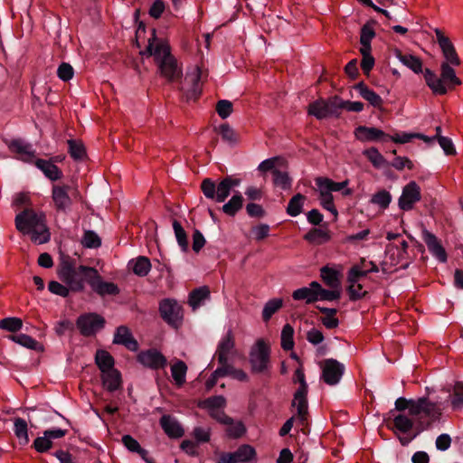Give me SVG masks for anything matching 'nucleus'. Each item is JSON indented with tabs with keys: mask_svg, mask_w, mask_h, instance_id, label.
Masks as SVG:
<instances>
[{
	"mask_svg": "<svg viewBox=\"0 0 463 463\" xmlns=\"http://www.w3.org/2000/svg\"><path fill=\"white\" fill-rule=\"evenodd\" d=\"M59 279L68 284L74 292L84 289V281L87 280L90 288L99 296H116L119 288L113 282L104 281L95 268L80 265L76 267V260L67 254L61 253L57 266Z\"/></svg>",
	"mask_w": 463,
	"mask_h": 463,
	"instance_id": "f257e3e1",
	"label": "nucleus"
},
{
	"mask_svg": "<svg viewBox=\"0 0 463 463\" xmlns=\"http://www.w3.org/2000/svg\"><path fill=\"white\" fill-rule=\"evenodd\" d=\"M141 53L147 57L153 56L161 74L169 81H178L182 78V69L178 66L176 59L172 55L169 43L156 37V29H152L147 46Z\"/></svg>",
	"mask_w": 463,
	"mask_h": 463,
	"instance_id": "f03ea898",
	"label": "nucleus"
},
{
	"mask_svg": "<svg viewBox=\"0 0 463 463\" xmlns=\"http://www.w3.org/2000/svg\"><path fill=\"white\" fill-rule=\"evenodd\" d=\"M14 223L20 232L31 235L32 241L36 244H43L51 240L46 216L43 212L26 207L16 214Z\"/></svg>",
	"mask_w": 463,
	"mask_h": 463,
	"instance_id": "7ed1b4c3",
	"label": "nucleus"
},
{
	"mask_svg": "<svg viewBox=\"0 0 463 463\" xmlns=\"http://www.w3.org/2000/svg\"><path fill=\"white\" fill-rule=\"evenodd\" d=\"M441 77L430 69H425L424 79L428 87L434 94L445 95L448 91L446 84L451 88L461 84V80L457 77L455 70L448 63L442 62Z\"/></svg>",
	"mask_w": 463,
	"mask_h": 463,
	"instance_id": "20e7f679",
	"label": "nucleus"
},
{
	"mask_svg": "<svg viewBox=\"0 0 463 463\" xmlns=\"http://www.w3.org/2000/svg\"><path fill=\"white\" fill-rule=\"evenodd\" d=\"M270 353V346L263 339H259L255 343L249 354V362L252 373L270 375L272 367Z\"/></svg>",
	"mask_w": 463,
	"mask_h": 463,
	"instance_id": "39448f33",
	"label": "nucleus"
},
{
	"mask_svg": "<svg viewBox=\"0 0 463 463\" xmlns=\"http://www.w3.org/2000/svg\"><path fill=\"white\" fill-rule=\"evenodd\" d=\"M441 409L437 402L429 400L428 397L416 399L411 406V416L419 417L420 425H424L420 430L427 429L439 420L441 417Z\"/></svg>",
	"mask_w": 463,
	"mask_h": 463,
	"instance_id": "423d86ee",
	"label": "nucleus"
},
{
	"mask_svg": "<svg viewBox=\"0 0 463 463\" xmlns=\"http://www.w3.org/2000/svg\"><path fill=\"white\" fill-rule=\"evenodd\" d=\"M294 382H298L299 387L294 393L291 406L297 408V418L304 428L307 425L308 403L307 396L308 386L306 382L305 373L301 368H298L295 371Z\"/></svg>",
	"mask_w": 463,
	"mask_h": 463,
	"instance_id": "0eeeda50",
	"label": "nucleus"
},
{
	"mask_svg": "<svg viewBox=\"0 0 463 463\" xmlns=\"http://www.w3.org/2000/svg\"><path fill=\"white\" fill-rule=\"evenodd\" d=\"M229 185L224 178L218 184L211 178H204L201 183V190L207 199L223 203L232 192Z\"/></svg>",
	"mask_w": 463,
	"mask_h": 463,
	"instance_id": "6e6552de",
	"label": "nucleus"
},
{
	"mask_svg": "<svg viewBox=\"0 0 463 463\" xmlns=\"http://www.w3.org/2000/svg\"><path fill=\"white\" fill-rule=\"evenodd\" d=\"M159 313L162 319L170 326L177 328L183 319L182 307L176 300L165 298L159 303Z\"/></svg>",
	"mask_w": 463,
	"mask_h": 463,
	"instance_id": "1a4fd4ad",
	"label": "nucleus"
},
{
	"mask_svg": "<svg viewBox=\"0 0 463 463\" xmlns=\"http://www.w3.org/2000/svg\"><path fill=\"white\" fill-rule=\"evenodd\" d=\"M105 319L97 313H86L80 315L76 321V326L83 336L95 335L105 326Z\"/></svg>",
	"mask_w": 463,
	"mask_h": 463,
	"instance_id": "9d476101",
	"label": "nucleus"
},
{
	"mask_svg": "<svg viewBox=\"0 0 463 463\" xmlns=\"http://www.w3.org/2000/svg\"><path fill=\"white\" fill-rule=\"evenodd\" d=\"M321 379L328 385H336L342 379L345 367L334 358L325 359L320 363Z\"/></svg>",
	"mask_w": 463,
	"mask_h": 463,
	"instance_id": "9b49d317",
	"label": "nucleus"
},
{
	"mask_svg": "<svg viewBox=\"0 0 463 463\" xmlns=\"http://www.w3.org/2000/svg\"><path fill=\"white\" fill-rule=\"evenodd\" d=\"M202 71L196 67L192 73H186L184 77V85L180 88L186 101L197 100L202 94L201 83Z\"/></svg>",
	"mask_w": 463,
	"mask_h": 463,
	"instance_id": "f8f14e48",
	"label": "nucleus"
},
{
	"mask_svg": "<svg viewBox=\"0 0 463 463\" xmlns=\"http://www.w3.org/2000/svg\"><path fill=\"white\" fill-rule=\"evenodd\" d=\"M421 199L420 188L416 182L411 181L403 188L398 200V205L402 211H410Z\"/></svg>",
	"mask_w": 463,
	"mask_h": 463,
	"instance_id": "ddd939ff",
	"label": "nucleus"
},
{
	"mask_svg": "<svg viewBox=\"0 0 463 463\" xmlns=\"http://www.w3.org/2000/svg\"><path fill=\"white\" fill-rule=\"evenodd\" d=\"M137 360L143 366L152 370L165 368L167 364L165 356L156 348L141 351L137 354Z\"/></svg>",
	"mask_w": 463,
	"mask_h": 463,
	"instance_id": "4468645a",
	"label": "nucleus"
},
{
	"mask_svg": "<svg viewBox=\"0 0 463 463\" xmlns=\"http://www.w3.org/2000/svg\"><path fill=\"white\" fill-rule=\"evenodd\" d=\"M212 418L221 424L226 425V434L229 438H241L245 432V425L241 421H235L225 412L212 413Z\"/></svg>",
	"mask_w": 463,
	"mask_h": 463,
	"instance_id": "2eb2a0df",
	"label": "nucleus"
},
{
	"mask_svg": "<svg viewBox=\"0 0 463 463\" xmlns=\"http://www.w3.org/2000/svg\"><path fill=\"white\" fill-rule=\"evenodd\" d=\"M435 34L437 38V42L442 51L443 56L446 59L445 62L451 64L453 66H458L460 64V60L457 54L456 49L452 44L451 41L449 37L444 35L440 29H435Z\"/></svg>",
	"mask_w": 463,
	"mask_h": 463,
	"instance_id": "dca6fc26",
	"label": "nucleus"
},
{
	"mask_svg": "<svg viewBox=\"0 0 463 463\" xmlns=\"http://www.w3.org/2000/svg\"><path fill=\"white\" fill-rule=\"evenodd\" d=\"M422 240L426 243L429 251L436 258L439 262L445 263L448 260V254L442 246L440 241L435 234L429 232L426 229L422 230Z\"/></svg>",
	"mask_w": 463,
	"mask_h": 463,
	"instance_id": "f3484780",
	"label": "nucleus"
},
{
	"mask_svg": "<svg viewBox=\"0 0 463 463\" xmlns=\"http://www.w3.org/2000/svg\"><path fill=\"white\" fill-rule=\"evenodd\" d=\"M354 137L361 142H375L380 140H389V135L383 130L366 126H358L354 129Z\"/></svg>",
	"mask_w": 463,
	"mask_h": 463,
	"instance_id": "a211bd4d",
	"label": "nucleus"
},
{
	"mask_svg": "<svg viewBox=\"0 0 463 463\" xmlns=\"http://www.w3.org/2000/svg\"><path fill=\"white\" fill-rule=\"evenodd\" d=\"M113 344L121 345L128 350L136 352L138 349V343L134 338L130 329L126 326H119L114 333Z\"/></svg>",
	"mask_w": 463,
	"mask_h": 463,
	"instance_id": "6ab92c4d",
	"label": "nucleus"
},
{
	"mask_svg": "<svg viewBox=\"0 0 463 463\" xmlns=\"http://www.w3.org/2000/svg\"><path fill=\"white\" fill-rule=\"evenodd\" d=\"M8 148L11 152L19 156V158L26 163H32L35 157V151L33 149L32 145L24 142L23 139H13L7 143Z\"/></svg>",
	"mask_w": 463,
	"mask_h": 463,
	"instance_id": "aec40b11",
	"label": "nucleus"
},
{
	"mask_svg": "<svg viewBox=\"0 0 463 463\" xmlns=\"http://www.w3.org/2000/svg\"><path fill=\"white\" fill-rule=\"evenodd\" d=\"M72 190L69 184L52 186V200L58 211H65L71 205L69 193Z\"/></svg>",
	"mask_w": 463,
	"mask_h": 463,
	"instance_id": "412c9836",
	"label": "nucleus"
},
{
	"mask_svg": "<svg viewBox=\"0 0 463 463\" xmlns=\"http://www.w3.org/2000/svg\"><path fill=\"white\" fill-rule=\"evenodd\" d=\"M159 423L165 433L171 439H179L184 434L182 425L170 414H164L160 418Z\"/></svg>",
	"mask_w": 463,
	"mask_h": 463,
	"instance_id": "4be33fe9",
	"label": "nucleus"
},
{
	"mask_svg": "<svg viewBox=\"0 0 463 463\" xmlns=\"http://www.w3.org/2000/svg\"><path fill=\"white\" fill-rule=\"evenodd\" d=\"M448 392H449L448 402L450 403L451 410L453 411H463V382L457 381Z\"/></svg>",
	"mask_w": 463,
	"mask_h": 463,
	"instance_id": "5701e85b",
	"label": "nucleus"
},
{
	"mask_svg": "<svg viewBox=\"0 0 463 463\" xmlns=\"http://www.w3.org/2000/svg\"><path fill=\"white\" fill-rule=\"evenodd\" d=\"M393 53L403 65L411 69L413 72L417 74L424 73L422 71V61L419 57L410 53H402V52L397 48L393 50Z\"/></svg>",
	"mask_w": 463,
	"mask_h": 463,
	"instance_id": "b1692460",
	"label": "nucleus"
},
{
	"mask_svg": "<svg viewBox=\"0 0 463 463\" xmlns=\"http://www.w3.org/2000/svg\"><path fill=\"white\" fill-rule=\"evenodd\" d=\"M101 380L103 386L109 392L118 391L122 387L121 373L116 368L107 371L106 373H102Z\"/></svg>",
	"mask_w": 463,
	"mask_h": 463,
	"instance_id": "393cba45",
	"label": "nucleus"
},
{
	"mask_svg": "<svg viewBox=\"0 0 463 463\" xmlns=\"http://www.w3.org/2000/svg\"><path fill=\"white\" fill-rule=\"evenodd\" d=\"M34 165L51 181H57L62 177L61 170L52 161L39 158L35 160Z\"/></svg>",
	"mask_w": 463,
	"mask_h": 463,
	"instance_id": "a878e982",
	"label": "nucleus"
},
{
	"mask_svg": "<svg viewBox=\"0 0 463 463\" xmlns=\"http://www.w3.org/2000/svg\"><path fill=\"white\" fill-rule=\"evenodd\" d=\"M234 348V338L232 331H228L219 342L215 355H217L218 363H224L228 359V354Z\"/></svg>",
	"mask_w": 463,
	"mask_h": 463,
	"instance_id": "bb28decb",
	"label": "nucleus"
},
{
	"mask_svg": "<svg viewBox=\"0 0 463 463\" xmlns=\"http://www.w3.org/2000/svg\"><path fill=\"white\" fill-rule=\"evenodd\" d=\"M371 266L368 269H363L359 264L354 265L347 273V281L349 283H357L360 279L366 277L369 273H376L379 271L377 265L373 261H369Z\"/></svg>",
	"mask_w": 463,
	"mask_h": 463,
	"instance_id": "cd10ccee",
	"label": "nucleus"
},
{
	"mask_svg": "<svg viewBox=\"0 0 463 463\" xmlns=\"http://www.w3.org/2000/svg\"><path fill=\"white\" fill-rule=\"evenodd\" d=\"M354 88L358 90L363 99L367 100L374 108H380L383 104V99L375 91L369 89L364 81H360Z\"/></svg>",
	"mask_w": 463,
	"mask_h": 463,
	"instance_id": "c85d7f7f",
	"label": "nucleus"
},
{
	"mask_svg": "<svg viewBox=\"0 0 463 463\" xmlns=\"http://www.w3.org/2000/svg\"><path fill=\"white\" fill-rule=\"evenodd\" d=\"M321 279L324 283L328 286L330 288H339L341 282L340 277L341 274L336 269L330 268L328 266H324L320 269Z\"/></svg>",
	"mask_w": 463,
	"mask_h": 463,
	"instance_id": "c756f323",
	"label": "nucleus"
},
{
	"mask_svg": "<svg viewBox=\"0 0 463 463\" xmlns=\"http://www.w3.org/2000/svg\"><path fill=\"white\" fill-rule=\"evenodd\" d=\"M226 406V400L222 395H215L203 400L200 403V407L207 409L209 415L212 417V413L224 412L221 409Z\"/></svg>",
	"mask_w": 463,
	"mask_h": 463,
	"instance_id": "7c9ffc66",
	"label": "nucleus"
},
{
	"mask_svg": "<svg viewBox=\"0 0 463 463\" xmlns=\"http://www.w3.org/2000/svg\"><path fill=\"white\" fill-rule=\"evenodd\" d=\"M8 338L14 343L31 350L37 352H43L44 350L43 345L26 334L11 335L8 336Z\"/></svg>",
	"mask_w": 463,
	"mask_h": 463,
	"instance_id": "2f4dec72",
	"label": "nucleus"
},
{
	"mask_svg": "<svg viewBox=\"0 0 463 463\" xmlns=\"http://www.w3.org/2000/svg\"><path fill=\"white\" fill-rule=\"evenodd\" d=\"M128 268L138 277H145L151 269V262L147 257L139 256L128 262Z\"/></svg>",
	"mask_w": 463,
	"mask_h": 463,
	"instance_id": "473e14b6",
	"label": "nucleus"
},
{
	"mask_svg": "<svg viewBox=\"0 0 463 463\" xmlns=\"http://www.w3.org/2000/svg\"><path fill=\"white\" fill-rule=\"evenodd\" d=\"M243 202L242 194L239 191H236L232 198L222 206V211L229 216H235L242 208Z\"/></svg>",
	"mask_w": 463,
	"mask_h": 463,
	"instance_id": "72a5a7b5",
	"label": "nucleus"
},
{
	"mask_svg": "<svg viewBox=\"0 0 463 463\" xmlns=\"http://www.w3.org/2000/svg\"><path fill=\"white\" fill-rule=\"evenodd\" d=\"M210 298V289L206 286H203L192 290L189 294L188 303L193 309L198 308L205 299Z\"/></svg>",
	"mask_w": 463,
	"mask_h": 463,
	"instance_id": "f704fd0d",
	"label": "nucleus"
},
{
	"mask_svg": "<svg viewBox=\"0 0 463 463\" xmlns=\"http://www.w3.org/2000/svg\"><path fill=\"white\" fill-rule=\"evenodd\" d=\"M316 184L317 185L319 191H325L327 193L338 192L346 187L348 184V181L343 182H335L327 177H317L316 179Z\"/></svg>",
	"mask_w": 463,
	"mask_h": 463,
	"instance_id": "c9c22d12",
	"label": "nucleus"
},
{
	"mask_svg": "<svg viewBox=\"0 0 463 463\" xmlns=\"http://www.w3.org/2000/svg\"><path fill=\"white\" fill-rule=\"evenodd\" d=\"M95 363L101 373L114 369L115 360L106 350H98L95 354Z\"/></svg>",
	"mask_w": 463,
	"mask_h": 463,
	"instance_id": "e433bc0d",
	"label": "nucleus"
},
{
	"mask_svg": "<svg viewBox=\"0 0 463 463\" xmlns=\"http://www.w3.org/2000/svg\"><path fill=\"white\" fill-rule=\"evenodd\" d=\"M316 307L324 315V317L320 318V321L327 329H334L339 326V320L335 317V315L337 314L336 308L320 306H317Z\"/></svg>",
	"mask_w": 463,
	"mask_h": 463,
	"instance_id": "4c0bfd02",
	"label": "nucleus"
},
{
	"mask_svg": "<svg viewBox=\"0 0 463 463\" xmlns=\"http://www.w3.org/2000/svg\"><path fill=\"white\" fill-rule=\"evenodd\" d=\"M363 154L372 163V165L377 169H380V168L389 165L388 161L374 146L365 149L363 152Z\"/></svg>",
	"mask_w": 463,
	"mask_h": 463,
	"instance_id": "58836bf2",
	"label": "nucleus"
},
{
	"mask_svg": "<svg viewBox=\"0 0 463 463\" xmlns=\"http://www.w3.org/2000/svg\"><path fill=\"white\" fill-rule=\"evenodd\" d=\"M306 199V196L302 194H295L288 202L286 209L287 213L292 217L299 215L302 213Z\"/></svg>",
	"mask_w": 463,
	"mask_h": 463,
	"instance_id": "ea45409f",
	"label": "nucleus"
},
{
	"mask_svg": "<svg viewBox=\"0 0 463 463\" xmlns=\"http://www.w3.org/2000/svg\"><path fill=\"white\" fill-rule=\"evenodd\" d=\"M187 365L184 362L178 360L171 367L172 377L175 384L180 387L185 383Z\"/></svg>",
	"mask_w": 463,
	"mask_h": 463,
	"instance_id": "a19ab883",
	"label": "nucleus"
},
{
	"mask_svg": "<svg viewBox=\"0 0 463 463\" xmlns=\"http://www.w3.org/2000/svg\"><path fill=\"white\" fill-rule=\"evenodd\" d=\"M304 239L311 243L322 244L328 241L331 236L327 231L313 228L305 234Z\"/></svg>",
	"mask_w": 463,
	"mask_h": 463,
	"instance_id": "79ce46f5",
	"label": "nucleus"
},
{
	"mask_svg": "<svg viewBox=\"0 0 463 463\" xmlns=\"http://www.w3.org/2000/svg\"><path fill=\"white\" fill-rule=\"evenodd\" d=\"M326 99H319L308 106V114L315 116L317 119H323L330 116Z\"/></svg>",
	"mask_w": 463,
	"mask_h": 463,
	"instance_id": "37998d69",
	"label": "nucleus"
},
{
	"mask_svg": "<svg viewBox=\"0 0 463 463\" xmlns=\"http://www.w3.org/2000/svg\"><path fill=\"white\" fill-rule=\"evenodd\" d=\"M14 431L15 436L19 439V443L22 446L26 445L29 442L28 438V425L25 420L22 418H16L14 424Z\"/></svg>",
	"mask_w": 463,
	"mask_h": 463,
	"instance_id": "c03bdc74",
	"label": "nucleus"
},
{
	"mask_svg": "<svg viewBox=\"0 0 463 463\" xmlns=\"http://www.w3.org/2000/svg\"><path fill=\"white\" fill-rule=\"evenodd\" d=\"M68 146L69 154L74 160L80 161L86 157V150L80 141L70 139Z\"/></svg>",
	"mask_w": 463,
	"mask_h": 463,
	"instance_id": "a18cd8bd",
	"label": "nucleus"
},
{
	"mask_svg": "<svg viewBox=\"0 0 463 463\" xmlns=\"http://www.w3.org/2000/svg\"><path fill=\"white\" fill-rule=\"evenodd\" d=\"M292 298L295 300H306L307 304L315 303L319 300V298L316 295V292L307 287L296 289L292 293Z\"/></svg>",
	"mask_w": 463,
	"mask_h": 463,
	"instance_id": "49530a36",
	"label": "nucleus"
},
{
	"mask_svg": "<svg viewBox=\"0 0 463 463\" xmlns=\"http://www.w3.org/2000/svg\"><path fill=\"white\" fill-rule=\"evenodd\" d=\"M173 229L178 245L181 247L183 251L186 252L189 247L186 232L184 231L181 223L176 220L173 221Z\"/></svg>",
	"mask_w": 463,
	"mask_h": 463,
	"instance_id": "de8ad7c7",
	"label": "nucleus"
},
{
	"mask_svg": "<svg viewBox=\"0 0 463 463\" xmlns=\"http://www.w3.org/2000/svg\"><path fill=\"white\" fill-rule=\"evenodd\" d=\"M237 462L250 463L256 456L255 449L250 445H241L239 449L233 452Z\"/></svg>",
	"mask_w": 463,
	"mask_h": 463,
	"instance_id": "09e8293b",
	"label": "nucleus"
},
{
	"mask_svg": "<svg viewBox=\"0 0 463 463\" xmlns=\"http://www.w3.org/2000/svg\"><path fill=\"white\" fill-rule=\"evenodd\" d=\"M294 328L289 325L286 324L281 331V347L285 351L292 350L294 347Z\"/></svg>",
	"mask_w": 463,
	"mask_h": 463,
	"instance_id": "8fccbe9b",
	"label": "nucleus"
},
{
	"mask_svg": "<svg viewBox=\"0 0 463 463\" xmlns=\"http://www.w3.org/2000/svg\"><path fill=\"white\" fill-rule=\"evenodd\" d=\"M283 301L281 298H273L269 300L262 310V319L267 322L272 316L282 307Z\"/></svg>",
	"mask_w": 463,
	"mask_h": 463,
	"instance_id": "3c124183",
	"label": "nucleus"
},
{
	"mask_svg": "<svg viewBox=\"0 0 463 463\" xmlns=\"http://www.w3.org/2000/svg\"><path fill=\"white\" fill-rule=\"evenodd\" d=\"M23 327V321L19 317H5L0 320V328L11 333H16Z\"/></svg>",
	"mask_w": 463,
	"mask_h": 463,
	"instance_id": "603ef678",
	"label": "nucleus"
},
{
	"mask_svg": "<svg viewBox=\"0 0 463 463\" xmlns=\"http://www.w3.org/2000/svg\"><path fill=\"white\" fill-rule=\"evenodd\" d=\"M393 425L396 430L402 433H408L413 428V421L403 414H399L393 419Z\"/></svg>",
	"mask_w": 463,
	"mask_h": 463,
	"instance_id": "864d4df0",
	"label": "nucleus"
},
{
	"mask_svg": "<svg viewBox=\"0 0 463 463\" xmlns=\"http://www.w3.org/2000/svg\"><path fill=\"white\" fill-rule=\"evenodd\" d=\"M392 202V194L383 189L374 194L371 199V203L373 204L379 205L383 209H386L389 207L390 203Z\"/></svg>",
	"mask_w": 463,
	"mask_h": 463,
	"instance_id": "5fc2aeb1",
	"label": "nucleus"
},
{
	"mask_svg": "<svg viewBox=\"0 0 463 463\" xmlns=\"http://www.w3.org/2000/svg\"><path fill=\"white\" fill-rule=\"evenodd\" d=\"M81 243L86 248L96 249L101 245V240L95 232L85 231L81 239Z\"/></svg>",
	"mask_w": 463,
	"mask_h": 463,
	"instance_id": "6e6d98bb",
	"label": "nucleus"
},
{
	"mask_svg": "<svg viewBox=\"0 0 463 463\" xmlns=\"http://www.w3.org/2000/svg\"><path fill=\"white\" fill-rule=\"evenodd\" d=\"M273 182L275 185L279 186L283 190L290 188L292 179L288 176V173L280 170H273Z\"/></svg>",
	"mask_w": 463,
	"mask_h": 463,
	"instance_id": "4d7b16f0",
	"label": "nucleus"
},
{
	"mask_svg": "<svg viewBox=\"0 0 463 463\" xmlns=\"http://www.w3.org/2000/svg\"><path fill=\"white\" fill-rule=\"evenodd\" d=\"M64 284L65 285H62L61 283H60L58 281L52 280L48 284V289L52 294H55L57 296L62 297V298H67L71 291H72V292H74V291L71 288V287L68 284H66V283H64Z\"/></svg>",
	"mask_w": 463,
	"mask_h": 463,
	"instance_id": "13d9d810",
	"label": "nucleus"
},
{
	"mask_svg": "<svg viewBox=\"0 0 463 463\" xmlns=\"http://www.w3.org/2000/svg\"><path fill=\"white\" fill-rule=\"evenodd\" d=\"M319 199L324 209L332 213L335 217L338 213L334 204V197L331 193L319 191Z\"/></svg>",
	"mask_w": 463,
	"mask_h": 463,
	"instance_id": "bf43d9fd",
	"label": "nucleus"
},
{
	"mask_svg": "<svg viewBox=\"0 0 463 463\" xmlns=\"http://www.w3.org/2000/svg\"><path fill=\"white\" fill-rule=\"evenodd\" d=\"M219 134L223 141L230 144H234L238 140V135L227 123L222 124L219 127Z\"/></svg>",
	"mask_w": 463,
	"mask_h": 463,
	"instance_id": "052dcab7",
	"label": "nucleus"
},
{
	"mask_svg": "<svg viewBox=\"0 0 463 463\" xmlns=\"http://www.w3.org/2000/svg\"><path fill=\"white\" fill-rule=\"evenodd\" d=\"M345 101L338 96H334L328 99H326V105L328 108L330 116L338 115V110L345 109Z\"/></svg>",
	"mask_w": 463,
	"mask_h": 463,
	"instance_id": "680f3d73",
	"label": "nucleus"
},
{
	"mask_svg": "<svg viewBox=\"0 0 463 463\" xmlns=\"http://www.w3.org/2000/svg\"><path fill=\"white\" fill-rule=\"evenodd\" d=\"M215 109H216V112L218 113V115L222 119H225V118H227L232 113L233 105H232V101H230V100L220 99L216 103Z\"/></svg>",
	"mask_w": 463,
	"mask_h": 463,
	"instance_id": "e2e57ef3",
	"label": "nucleus"
},
{
	"mask_svg": "<svg viewBox=\"0 0 463 463\" xmlns=\"http://www.w3.org/2000/svg\"><path fill=\"white\" fill-rule=\"evenodd\" d=\"M57 75L61 80L68 81L72 79L74 70L70 63L61 62L58 67Z\"/></svg>",
	"mask_w": 463,
	"mask_h": 463,
	"instance_id": "0e129e2a",
	"label": "nucleus"
},
{
	"mask_svg": "<svg viewBox=\"0 0 463 463\" xmlns=\"http://www.w3.org/2000/svg\"><path fill=\"white\" fill-rule=\"evenodd\" d=\"M52 446V440L48 439L45 435L36 438L33 441V448L40 453L47 452Z\"/></svg>",
	"mask_w": 463,
	"mask_h": 463,
	"instance_id": "69168bd1",
	"label": "nucleus"
},
{
	"mask_svg": "<svg viewBox=\"0 0 463 463\" xmlns=\"http://www.w3.org/2000/svg\"><path fill=\"white\" fill-rule=\"evenodd\" d=\"M284 160L281 157L275 156L271 158H268L263 160L258 166V170L260 172H267L271 171L273 173V170L276 169V165L280 163L282 164Z\"/></svg>",
	"mask_w": 463,
	"mask_h": 463,
	"instance_id": "338daca9",
	"label": "nucleus"
},
{
	"mask_svg": "<svg viewBox=\"0 0 463 463\" xmlns=\"http://www.w3.org/2000/svg\"><path fill=\"white\" fill-rule=\"evenodd\" d=\"M351 285L347 288V292L349 295V298L352 301H356L359 299L364 298L368 292L367 291H361L363 288V286L361 284L356 283H350Z\"/></svg>",
	"mask_w": 463,
	"mask_h": 463,
	"instance_id": "774afa93",
	"label": "nucleus"
}]
</instances>
